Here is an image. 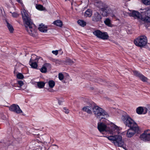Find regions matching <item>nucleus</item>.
Masks as SVG:
<instances>
[{
    "instance_id": "nucleus-1",
    "label": "nucleus",
    "mask_w": 150,
    "mask_h": 150,
    "mask_svg": "<svg viewBox=\"0 0 150 150\" xmlns=\"http://www.w3.org/2000/svg\"><path fill=\"white\" fill-rule=\"evenodd\" d=\"M22 18L25 23V30L31 36H35L36 30L35 28V25L29 16L26 11L25 9L21 11Z\"/></svg>"
},
{
    "instance_id": "nucleus-2",
    "label": "nucleus",
    "mask_w": 150,
    "mask_h": 150,
    "mask_svg": "<svg viewBox=\"0 0 150 150\" xmlns=\"http://www.w3.org/2000/svg\"><path fill=\"white\" fill-rule=\"evenodd\" d=\"M117 130H113V134H112V135L109 137L106 136L108 140L112 142L115 146L121 147H123L124 146V142L122 140V137L120 135H114V133H115V131H117Z\"/></svg>"
},
{
    "instance_id": "nucleus-3",
    "label": "nucleus",
    "mask_w": 150,
    "mask_h": 150,
    "mask_svg": "<svg viewBox=\"0 0 150 150\" xmlns=\"http://www.w3.org/2000/svg\"><path fill=\"white\" fill-rule=\"evenodd\" d=\"M93 112L97 118L103 119L104 117H107L109 116L108 113L105 110L98 106H95L92 108Z\"/></svg>"
},
{
    "instance_id": "nucleus-4",
    "label": "nucleus",
    "mask_w": 150,
    "mask_h": 150,
    "mask_svg": "<svg viewBox=\"0 0 150 150\" xmlns=\"http://www.w3.org/2000/svg\"><path fill=\"white\" fill-rule=\"evenodd\" d=\"M98 128L100 132L104 131L109 132L111 134H113V130H117L119 129L118 127L114 124H112V126H111L110 127L109 125L108 126L103 122L98 123Z\"/></svg>"
},
{
    "instance_id": "nucleus-5",
    "label": "nucleus",
    "mask_w": 150,
    "mask_h": 150,
    "mask_svg": "<svg viewBox=\"0 0 150 150\" xmlns=\"http://www.w3.org/2000/svg\"><path fill=\"white\" fill-rule=\"evenodd\" d=\"M122 119L126 126L133 128L138 127L136 123L128 115H123Z\"/></svg>"
},
{
    "instance_id": "nucleus-6",
    "label": "nucleus",
    "mask_w": 150,
    "mask_h": 150,
    "mask_svg": "<svg viewBox=\"0 0 150 150\" xmlns=\"http://www.w3.org/2000/svg\"><path fill=\"white\" fill-rule=\"evenodd\" d=\"M147 42L146 37L142 36L136 39L134 41L135 45L138 47H142L145 46Z\"/></svg>"
},
{
    "instance_id": "nucleus-7",
    "label": "nucleus",
    "mask_w": 150,
    "mask_h": 150,
    "mask_svg": "<svg viewBox=\"0 0 150 150\" xmlns=\"http://www.w3.org/2000/svg\"><path fill=\"white\" fill-rule=\"evenodd\" d=\"M145 15L144 17L142 18V22L144 23V25L150 23V7L145 9Z\"/></svg>"
},
{
    "instance_id": "nucleus-8",
    "label": "nucleus",
    "mask_w": 150,
    "mask_h": 150,
    "mask_svg": "<svg viewBox=\"0 0 150 150\" xmlns=\"http://www.w3.org/2000/svg\"><path fill=\"white\" fill-rule=\"evenodd\" d=\"M93 33L98 38L103 40H107L109 37L107 32H102L99 30H95L93 32Z\"/></svg>"
},
{
    "instance_id": "nucleus-9",
    "label": "nucleus",
    "mask_w": 150,
    "mask_h": 150,
    "mask_svg": "<svg viewBox=\"0 0 150 150\" xmlns=\"http://www.w3.org/2000/svg\"><path fill=\"white\" fill-rule=\"evenodd\" d=\"M139 130V127L130 128L127 130L126 136L129 138L132 137L135 133H138Z\"/></svg>"
},
{
    "instance_id": "nucleus-10",
    "label": "nucleus",
    "mask_w": 150,
    "mask_h": 150,
    "mask_svg": "<svg viewBox=\"0 0 150 150\" xmlns=\"http://www.w3.org/2000/svg\"><path fill=\"white\" fill-rule=\"evenodd\" d=\"M11 111L16 112L17 114H20L22 112V110L20 108L19 106L16 104H13L11 105L9 108Z\"/></svg>"
},
{
    "instance_id": "nucleus-11",
    "label": "nucleus",
    "mask_w": 150,
    "mask_h": 150,
    "mask_svg": "<svg viewBox=\"0 0 150 150\" xmlns=\"http://www.w3.org/2000/svg\"><path fill=\"white\" fill-rule=\"evenodd\" d=\"M133 73L134 75L138 77L142 81L146 82L147 81L148 79L144 75L140 73L138 71H133Z\"/></svg>"
},
{
    "instance_id": "nucleus-12",
    "label": "nucleus",
    "mask_w": 150,
    "mask_h": 150,
    "mask_svg": "<svg viewBox=\"0 0 150 150\" xmlns=\"http://www.w3.org/2000/svg\"><path fill=\"white\" fill-rule=\"evenodd\" d=\"M32 58V56L30 60L29 64L32 68L37 69L38 66L37 59L36 58L34 59Z\"/></svg>"
},
{
    "instance_id": "nucleus-13",
    "label": "nucleus",
    "mask_w": 150,
    "mask_h": 150,
    "mask_svg": "<svg viewBox=\"0 0 150 150\" xmlns=\"http://www.w3.org/2000/svg\"><path fill=\"white\" fill-rule=\"evenodd\" d=\"M131 16L135 18H137L140 19V23L142 24H144V23H143L142 22L141 18L142 17H144L145 16H142L141 14H140L139 12L135 11H133L132 13H131Z\"/></svg>"
},
{
    "instance_id": "nucleus-14",
    "label": "nucleus",
    "mask_w": 150,
    "mask_h": 150,
    "mask_svg": "<svg viewBox=\"0 0 150 150\" xmlns=\"http://www.w3.org/2000/svg\"><path fill=\"white\" fill-rule=\"evenodd\" d=\"M110 10V8H108V6L107 5L105 7L102 8L100 11L102 16H103L106 17L109 13Z\"/></svg>"
},
{
    "instance_id": "nucleus-15",
    "label": "nucleus",
    "mask_w": 150,
    "mask_h": 150,
    "mask_svg": "<svg viewBox=\"0 0 150 150\" xmlns=\"http://www.w3.org/2000/svg\"><path fill=\"white\" fill-rule=\"evenodd\" d=\"M102 19L101 15L97 12H95L92 17V20L94 22L100 21Z\"/></svg>"
},
{
    "instance_id": "nucleus-16",
    "label": "nucleus",
    "mask_w": 150,
    "mask_h": 150,
    "mask_svg": "<svg viewBox=\"0 0 150 150\" xmlns=\"http://www.w3.org/2000/svg\"><path fill=\"white\" fill-rule=\"evenodd\" d=\"M140 138L145 141H149L150 140V133H146L145 132L140 135Z\"/></svg>"
},
{
    "instance_id": "nucleus-17",
    "label": "nucleus",
    "mask_w": 150,
    "mask_h": 150,
    "mask_svg": "<svg viewBox=\"0 0 150 150\" xmlns=\"http://www.w3.org/2000/svg\"><path fill=\"white\" fill-rule=\"evenodd\" d=\"M144 110L145 111V112L144 113V114H145L147 112V109L146 108H144V109L143 107L141 106L139 107L136 109V110L137 113L139 115L142 114Z\"/></svg>"
},
{
    "instance_id": "nucleus-18",
    "label": "nucleus",
    "mask_w": 150,
    "mask_h": 150,
    "mask_svg": "<svg viewBox=\"0 0 150 150\" xmlns=\"http://www.w3.org/2000/svg\"><path fill=\"white\" fill-rule=\"evenodd\" d=\"M38 29L41 32L46 33L47 30V25H45L44 24H43L42 23H41L39 25Z\"/></svg>"
},
{
    "instance_id": "nucleus-19",
    "label": "nucleus",
    "mask_w": 150,
    "mask_h": 150,
    "mask_svg": "<svg viewBox=\"0 0 150 150\" xmlns=\"http://www.w3.org/2000/svg\"><path fill=\"white\" fill-rule=\"evenodd\" d=\"M91 109L92 108L90 106H86L83 108L82 110L86 112L88 114H91L92 113L91 110Z\"/></svg>"
},
{
    "instance_id": "nucleus-20",
    "label": "nucleus",
    "mask_w": 150,
    "mask_h": 150,
    "mask_svg": "<svg viewBox=\"0 0 150 150\" xmlns=\"http://www.w3.org/2000/svg\"><path fill=\"white\" fill-rule=\"evenodd\" d=\"M53 23L54 25L60 27H62L63 25L62 21L60 20H57L54 21Z\"/></svg>"
},
{
    "instance_id": "nucleus-21",
    "label": "nucleus",
    "mask_w": 150,
    "mask_h": 150,
    "mask_svg": "<svg viewBox=\"0 0 150 150\" xmlns=\"http://www.w3.org/2000/svg\"><path fill=\"white\" fill-rule=\"evenodd\" d=\"M6 21L7 24V26L10 33H13L14 30V29L13 26L10 24L6 20Z\"/></svg>"
},
{
    "instance_id": "nucleus-22",
    "label": "nucleus",
    "mask_w": 150,
    "mask_h": 150,
    "mask_svg": "<svg viewBox=\"0 0 150 150\" xmlns=\"http://www.w3.org/2000/svg\"><path fill=\"white\" fill-rule=\"evenodd\" d=\"M107 5L103 3L102 2H100L98 3L97 6L100 11L102 8L105 7Z\"/></svg>"
},
{
    "instance_id": "nucleus-23",
    "label": "nucleus",
    "mask_w": 150,
    "mask_h": 150,
    "mask_svg": "<svg viewBox=\"0 0 150 150\" xmlns=\"http://www.w3.org/2000/svg\"><path fill=\"white\" fill-rule=\"evenodd\" d=\"M92 14V11L91 9H87L85 12L84 16L86 17H90Z\"/></svg>"
},
{
    "instance_id": "nucleus-24",
    "label": "nucleus",
    "mask_w": 150,
    "mask_h": 150,
    "mask_svg": "<svg viewBox=\"0 0 150 150\" xmlns=\"http://www.w3.org/2000/svg\"><path fill=\"white\" fill-rule=\"evenodd\" d=\"M105 24L109 27H111L112 24L111 23V20L109 18H106L104 21Z\"/></svg>"
},
{
    "instance_id": "nucleus-25",
    "label": "nucleus",
    "mask_w": 150,
    "mask_h": 150,
    "mask_svg": "<svg viewBox=\"0 0 150 150\" xmlns=\"http://www.w3.org/2000/svg\"><path fill=\"white\" fill-rule=\"evenodd\" d=\"M78 23L82 27L85 26L86 24V23L82 20H79L77 21Z\"/></svg>"
},
{
    "instance_id": "nucleus-26",
    "label": "nucleus",
    "mask_w": 150,
    "mask_h": 150,
    "mask_svg": "<svg viewBox=\"0 0 150 150\" xmlns=\"http://www.w3.org/2000/svg\"><path fill=\"white\" fill-rule=\"evenodd\" d=\"M45 83L42 81H40L37 83V86L40 88H43L45 86Z\"/></svg>"
},
{
    "instance_id": "nucleus-27",
    "label": "nucleus",
    "mask_w": 150,
    "mask_h": 150,
    "mask_svg": "<svg viewBox=\"0 0 150 150\" xmlns=\"http://www.w3.org/2000/svg\"><path fill=\"white\" fill-rule=\"evenodd\" d=\"M55 83L53 80H50L48 82V85L50 88H53L55 86Z\"/></svg>"
},
{
    "instance_id": "nucleus-28",
    "label": "nucleus",
    "mask_w": 150,
    "mask_h": 150,
    "mask_svg": "<svg viewBox=\"0 0 150 150\" xmlns=\"http://www.w3.org/2000/svg\"><path fill=\"white\" fill-rule=\"evenodd\" d=\"M74 61L68 58H66V65H71L74 63Z\"/></svg>"
},
{
    "instance_id": "nucleus-29",
    "label": "nucleus",
    "mask_w": 150,
    "mask_h": 150,
    "mask_svg": "<svg viewBox=\"0 0 150 150\" xmlns=\"http://www.w3.org/2000/svg\"><path fill=\"white\" fill-rule=\"evenodd\" d=\"M40 71L42 73H45L47 71V69L43 65L42 67L40 69Z\"/></svg>"
},
{
    "instance_id": "nucleus-30",
    "label": "nucleus",
    "mask_w": 150,
    "mask_h": 150,
    "mask_svg": "<svg viewBox=\"0 0 150 150\" xmlns=\"http://www.w3.org/2000/svg\"><path fill=\"white\" fill-rule=\"evenodd\" d=\"M36 8L38 10H43V6L41 5L38 4L36 5Z\"/></svg>"
},
{
    "instance_id": "nucleus-31",
    "label": "nucleus",
    "mask_w": 150,
    "mask_h": 150,
    "mask_svg": "<svg viewBox=\"0 0 150 150\" xmlns=\"http://www.w3.org/2000/svg\"><path fill=\"white\" fill-rule=\"evenodd\" d=\"M143 3L146 5H150V0H142Z\"/></svg>"
},
{
    "instance_id": "nucleus-32",
    "label": "nucleus",
    "mask_w": 150,
    "mask_h": 150,
    "mask_svg": "<svg viewBox=\"0 0 150 150\" xmlns=\"http://www.w3.org/2000/svg\"><path fill=\"white\" fill-rule=\"evenodd\" d=\"M17 77L20 79H22L24 78L23 75L21 73H18L17 75Z\"/></svg>"
},
{
    "instance_id": "nucleus-33",
    "label": "nucleus",
    "mask_w": 150,
    "mask_h": 150,
    "mask_svg": "<svg viewBox=\"0 0 150 150\" xmlns=\"http://www.w3.org/2000/svg\"><path fill=\"white\" fill-rule=\"evenodd\" d=\"M10 13L12 14V16L13 17L17 18L19 16V15L16 12L12 13L11 12H10Z\"/></svg>"
},
{
    "instance_id": "nucleus-34",
    "label": "nucleus",
    "mask_w": 150,
    "mask_h": 150,
    "mask_svg": "<svg viewBox=\"0 0 150 150\" xmlns=\"http://www.w3.org/2000/svg\"><path fill=\"white\" fill-rule=\"evenodd\" d=\"M58 77L59 79L60 80H62L63 79L64 77L63 74L61 73H59L58 75Z\"/></svg>"
},
{
    "instance_id": "nucleus-35",
    "label": "nucleus",
    "mask_w": 150,
    "mask_h": 150,
    "mask_svg": "<svg viewBox=\"0 0 150 150\" xmlns=\"http://www.w3.org/2000/svg\"><path fill=\"white\" fill-rule=\"evenodd\" d=\"M81 100L85 104L87 103L88 102V99L87 98H82Z\"/></svg>"
},
{
    "instance_id": "nucleus-36",
    "label": "nucleus",
    "mask_w": 150,
    "mask_h": 150,
    "mask_svg": "<svg viewBox=\"0 0 150 150\" xmlns=\"http://www.w3.org/2000/svg\"><path fill=\"white\" fill-rule=\"evenodd\" d=\"M43 65L47 68H51V64L50 63H46L43 64Z\"/></svg>"
},
{
    "instance_id": "nucleus-37",
    "label": "nucleus",
    "mask_w": 150,
    "mask_h": 150,
    "mask_svg": "<svg viewBox=\"0 0 150 150\" xmlns=\"http://www.w3.org/2000/svg\"><path fill=\"white\" fill-rule=\"evenodd\" d=\"M18 83L19 85V88L21 87L23 84V83L21 81H18Z\"/></svg>"
},
{
    "instance_id": "nucleus-38",
    "label": "nucleus",
    "mask_w": 150,
    "mask_h": 150,
    "mask_svg": "<svg viewBox=\"0 0 150 150\" xmlns=\"http://www.w3.org/2000/svg\"><path fill=\"white\" fill-rule=\"evenodd\" d=\"M52 53L54 54L57 55L58 53V51L57 50H53L52 51Z\"/></svg>"
},
{
    "instance_id": "nucleus-39",
    "label": "nucleus",
    "mask_w": 150,
    "mask_h": 150,
    "mask_svg": "<svg viewBox=\"0 0 150 150\" xmlns=\"http://www.w3.org/2000/svg\"><path fill=\"white\" fill-rule=\"evenodd\" d=\"M35 57V58H37V59L38 62V60L39 59H40V60H42V59L41 57H38V56L35 55H32V56Z\"/></svg>"
},
{
    "instance_id": "nucleus-40",
    "label": "nucleus",
    "mask_w": 150,
    "mask_h": 150,
    "mask_svg": "<svg viewBox=\"0 0 150 150\" xmlns=\"http://www.w3.org/2000/svg\"><path fill=\"white\" fill-rule=\"evenodd\" d=\"M63 102V101L60 100H58V103L59 104V105H61L62 104V103Z\"/></svg>"
},
{
    "instance_id": "nucleus-41",
    "label": "nucleus",
    "mask_w": 150,
    "mask_h": 150,
    "mask_svg": "<svg viewBox=\"0 0 150 150\" xmlns=\"http://www.w3.org/2000/svg\"><path fill=\"white\" fill-rule=\"evenodd\" d=\"M16 1L18 3H19L21 4H23V2L22 0H16Z\"/></svg>"
},
{
    "instance_id": "nucleus-42",
    "label": "nucleus",
    "mask_w": 150,
    "mask_h": 150,
    "mask_svg": "<svg viewBox=\"0 0 150 150\" xmlns=\"http://www.w3.org/2000/svg\"><path fill=\"white\" fill-rule=\"evenodd\" d=\"M16 1L18 3H19L21 4H23V2L22 0H16Z\"/></svg>"
},
{
    "instance_id": "nucleus-43",
    "label": "nucleus",
    "mask_w": 150,
    "mask_h": 150,
    "mask_svg": "<svg viewBox=\"0 0 150 150\" xmlns=\"http://www.w3.org/2000/svg\"><path fill=\"white\" fill-rule=\"evenodd\" d=\"M103 81V80L102 79H99L98 80H97V81H95L96 82H102V81Z\"/></svg>"
},
{
    "instance_id": "nucleus-44",
    "label": "nucleus",
    "mask_w": 150,
    "mask_h": 150,
    "mask_svg": "<svg viewBox=\"0 0 150 150\" xmlns=\"http://www.w3.org/2000/svg\"><path fill=\"white\" fill-rule=\"evenodd\" d=\"M2 119L4 120H6V117L5 116H3L2 117Z\"/></svg>"
},
{
    "instance_id": "nucleus-45",
    "label": "nucleus",
    "mask_w": 150,
    "mask_h": 150,
    "mask_svg": "<svg viewBox=\"0 0 150 150\" xmlns=\"http://www.w3.org/2000/svg\"><path fill=\"white\" fill-rule=\"evenodd\" d=\"M66 79H67V78H68L69 77V74L67 73H66Z\"/></svg>"
},
{
    "instance_id": "nucleus-46",
    "label": "nucleus",
    "mask_w": 150,
    "mask_h": 150,
    "mask_svg": "<svg viewBox=\"0 0 150 150\" xmlns=\"http://www.w3.org/2000/svg\"><path fill=\"white\" fill-rule=\"evenodd\" d=\"M149 109L150 110V106L149 107ZM149 114L150 115V111H149Z\"/></svg>"
},
{
    "instance_id": "nucleus-47",
    "label": "nucleus",
    "mask_w": 150,
    "mask_h": 150,
    "mask_svg": "<svg viewBox=\"0 0 150 150\" xmlns=\"http://www.w3.org/2000/svg\"><path fill=\"white\" fill-rule=\"evenodd\" d=\"M17 85L16 84H14V85L13 86H16Z\"/></svg>"
},
{
    "instance_id": "nucleus-48",
    "label": "nucleus",
    "mask_w": 150,
    "mask_h": 150,
    "mask_svg": "<svg viewBox=\"0 0 150 150\" xmlns=\"http://www.w3.org/2000/svg\"><path fill=\"white\" fill-rule=\"evenodd\" d=\"M64 110H66V108L65 107H64Z\"/></svg>"
},
{
    "instance_id": "nucleus-49",
    "label": "nucleus",
    "mask_w": 150,
    "mask_h": 150,
    "mask_svg": "<svg viewBox=\"0 0 150 150\" xmlns=\"http://www.w3.org/2000/svg\"><path fill=\"white\" fill-rule=\"evenodd\" d=\"M66 113H68L69 112H67V110H66Z\"/></svg>"
},
{
    "instance_id": "nucleus-50",
    "label": "nucleus",
    "mask_w": 150,
    "mask_h": 150,
    "mask_svg": "<svg viewBox=\"0 0 150 150\" xmlns=\"http://www.w3.org/2000/svg\"><path fill=\"white\" fill-rule=\"evenodd\" d=\"M64 112L66 113V111H64Z\"/></svg>"
},
{
    "instance_id": "nucleus-51",
    "label": "nucleus",
    "mask_w": 150,
    "mask_h": 150,
    "mask_svg": "<svg viewBox=\"0 0 150 150\" xmlns=\"http://www.w3.org/2000/svg\"><path fill=\"white\" fill-rule=\"evenodd\" d=\"M65 1H66V0H65Z\"/></svg>"
}]
</instances>
